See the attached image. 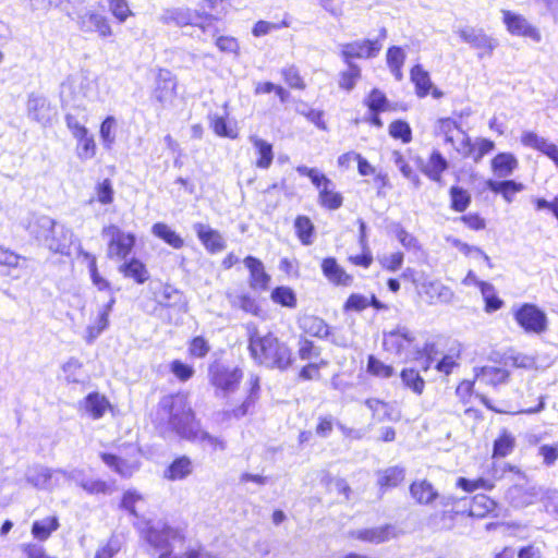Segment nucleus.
<instances>
[{"label": "nucleus", "instance_id": "obj_63", "mask_svg": "<svg viewBox=\"0 0 558 558\" xmlns=\"http://www.w3.org/2000/svg\"><path fill=\"white\" fill-rule=\"evenodd\" d=\"M495 148L493 141L487 138H478L473 143V150L471 158L478 162L486 154L490 153Z\"/></svg>", "mask_w": 558, "mask_h": 558}, {"label": "nucleus", "instance_id": "obj_41", "mask_svg": "<svg viewBox=\"0 0 558 558\" xmlns=\"http://www.w3.org/2000/svg\"><path fill=\"white\" fill-rule=\"evenodd\" d=\"M108 404L107 399L98 392H92L84 399V409L94 420L104 416Z\"/></svg>", "mask_w": 558, "mask_h": 558}, {"label": "nucleus", "instance_id": "obj_50", "mask_svg": "<svg viewBox=\"0 0 558 558\" xmlns=\"http://www.w3.org/2000/svg\"><path fill=\"white\" fill-rule=\"evenodd\" d=\"M117 120L112 116H108L100 124V138L106 149H111L116 142Z\"/></svg>", "mask_w": 558, "mask_h": 558}, {"label": "nucleus", "instance_id": "obj_56", "mask_svg": "<svg viewBox=\"0 0 558 558\" xmlns=\"http://www.w3.org/2000/svg\"><path fill=\"white\" fill-rule=\"evenodd\" d=\"M107 2L110 13L119 23H124L128 17L134 15L126 0H107Z\"/></svg>", "mask_w": 558, "mask_h": 558}, {"label": "nucleus", "instance_id": "obj_52", "mask_svg": "<svg viewBox=\"0 0 558 558\" xmlns=\"http://www.w3.org/2000/svg\"><path fill=\"white\" fill-rule=\"evenodd\" d=\"M348 69L340 73L339 87L350 92L354 88L357 80L361 77V69L355 63L347 64Z\"/></svg>", "mask_w": 558, "mask_h": 558}, {"label": "nucleus", "instance_id": "obj_12", "mask_svg": "<svg viewBox=\"0 0 558 558\" xmlns=\"http://www.w3.org/2000/svg\"><path fill=\"white\" fill-rule=\"evenodd\" d=\"M76 23L84 33H97L101 38H108L112 35V28L108 19L94 11L84 10L77 14Z\"/></svg>", "mask_w": 558, "mask_h": 558}, {"label": "nucleus", "instance_id": "obj_4", "mask_svg": "<svg viewBox=\"0 0 558 558\" xmlns=\"http://www.w3.org/2000/svg\"><path fill=\"white\" fill-rule=\"evenodd\" d=\"M416 338L407 326L398 325L396 328L384 331L383 347L385 351L397 357L408 360L412 354L418 352Z\"/></svg>", "mask_w": 558, "mask_h": 558}, {"label": "nucleus", "instance_id": "obj_40", "mask_svg": "<svg viewBox=\"0 0 558 558\" xmlns=\"http://www.w3.org/2000/svg\"><path fill=\"white\" fill-rule=\"evenodd\" d=\"M102 462L123 477H130L137 466L111 453H101Z\"/></svg>", "mask_w": 558, "mask_h": 558}, {"label": "nucleus", "instance_id": "obj_17", "mask_svg": "<svg viewBox=\"0 0 558 558\" xmlns=\"http://www.w3.org/2000/svg\"><path fill=\"white\" fill-rule=\"evenodd\" d=\"M193 229L209 253H219L226 248V241L219 231L202 222L194 223Z\"/></svg>", "mask_w": 558, "mask_h": 558}, {"label": "nucleus", "instance_id": "obj_16", "mask_svg": "<svg viewBox=\"0 0 558 558\" xmlns=\"http://www.w3.org/2000/svg\"><path fill=\"white\" fill-rule=\"evenodd\" d=\"M521 143L525 147L533 148L544 154L558 167V146L554 143H550L545 137H542L532 131H525L522 133Z\"/></svg>", "mask_w": 558, "mask_h": 558}, {"label": "nucleus", "instance_id": "obj_46", "mask_svg": "<svg viewBox=\"0 0 558 558\" xmlns=\"http://www.w3.org/2000/svg\"><path fill=\"white\" fill-rule=\"evenodd\" d=\"M319 203L322 206L330 210H336L341 207L343 198L340 193L335 192L333 183L325 184L319 190Z\"/></svg>", "mask_w": 558, "mask_h": 558}, {"label": "nucleus", "instance_id": "obj_55", "mask_svg": "<svg viewBox=\"0 0 558 558\" xmlns=\"http://www.w3.org/2000/svg\"><path fill=\"white\" fill-rule=\"evenodd\" d=\"M365 404L373 412V416L377 421L384 422L387 420H393L391 415V407L388 403L378 399H367Z\"/></svg>", "mask_w": 558, "mask_h": 558}, {"label": "nucleus", "instance_id": "obj_44", "mask_svg": "<svg viewBox=\"0 0 558 558\" xmlns=\"http://www.w3.org/2000/svg\"><path fill=\"white\" fill-rule=\"evenodd\" d=\"M403 386L415 395L421 396L425 388V380L414 368H403L400 374Z\"/></svg>", "mask_w": 558, "mask_h": 558}, {"label": "nucleus", "instance_id": "obj_7", "mask_svg": "<svg viewBox=\"0 0 558 558\" xmlns=\"http://www.w3.org/2000/svg\"><path fill=\"white\" fill-rule=\"evenodd\" d=\"M514 320L527 333H543L547 329V316L535 304L524 303L513 312Z\"/></svg>", "mask_w": 558, "mask_h": 558}, {"label": "nucleus", "instance_id": "obj_58", "mask_svg": "<svg viewBox=\"0 0 558 558\" xmlns=\"http://www.w3.org/2000/svg\"><path fill=\"white\" fill-rule=\"evenodd\" d=\"M514 447V438L508 434L504 433L500 435L494 442V457L504 458L507 457Z\"/></svg>", "mask_w": 558, "mask_h": 558}, {"label": "nucleus", "instance_id": "obj_3", "mask_svg": "<svg viewBox=\"0 0 558 558\" xmlns=\"http://www.w3.org/2000/svg\"><path fill=\"white\" fill-rule=\"evenodd\" d=\"M29 233L49 251L69 255L74 233L64 225L58 223L48 216L36 217L28 226Z\"/></svg>", "mask_w": 558, "mask_h": 558}, {"label": "nucleus", "instance_id": "obj_24", "mask_svg": "<svg viewBox=\"0 0 558 558\" xmlns=\"http://www.w3.org/2000/svg\"><path fill=\"white\" fill-rule=\"evenodd\" d=\"M412 498L420 505H429L438 498L437 490L426 480L415 481L410 485Z\"/></svg>", "mask_w": 558, "mask_h": 558}, {"label": "nucleus", "instance_id": "obj_2", "mask_svg": "<svg viewBox=\"0 0 558 558\" xmlns=\"http://www.w3.org/2000/svg\"><path fill=\"white\" fill-rule=\"evenodd\" d=\"M159 415L168 430L187 441L201 426L187 397L182 393L163 397L159 402Z\"/></svg>", "mask_w": 558, "mask_h": 558}, {"label": "nucleus", "instance_id": "obj_36", "mask_svg": "<svg viewBox=\"0 0 558 558\" xmlns=\"http://www.w3.org/2000/svg\"><path fill=\"white\" fill-rule=\"evenodd\" d=\"M508 378V372L500 367L484 366L476 372V381L485 385L497 386Z\"/></svg>", "mask_w": 558, "mask_h": 558}, {"label": "nucleus", "instance_id": "obj_37", "mask_svg": "<svg viewBox=\"0 0 558 558\" xmlns=\"http://www.w3.org/2000/svg\"><path fill=\"white\" fill-rule=\"evenodd\" d=\"M119 270L124 277L132 278L140 284L144 283L149 277L146 266L137 258H131L123 263Z\"/></svg>", "mask_w": 558, "mask_h": 558}, {"label": "nucleus", "instance_id": "obj_11", "mask_svg": "<svg viewBox=\"0 0 558 558\" xmlns=\"http://www.w3.org/2000/svg\"><path fill=\"white\" fill-rule=\"evenodd\" d=\"M502 22L507 31L513 36L527 37L535 43L542 40L539 31L533 26L523 15L509 10H502Z\"/></svg>", "mask_w": 558, "mask_h": 558}, {"label": "nucleus", "instance_id": "obj_33", "mask_svg": "<svg viewBox=\"0 0 558 558\" xmlns=\"http://www.w3.org/2000/svg\"><path fill=\"white\" fill-rule=\"evenodd\" d=\"M410 76L415 85L416 95L420 98L426 97L433 87L429 73L421 64H416L411 69Z\"/></svg>", "mask_w": 558, "mask_h": 558}, {"label": "nucleus", "instance_id": "obj_15", "mask_svg": "<svg viewBox=\"0 0 558 558\" xmlns=\"http://www.w3.org/2000/svg\"><path fill=\"white\" fill-rule=\"evenodd\" d=\"M157 303L163 307H172L179 312L187 311V301L180 290L170 284H161L155 292Z\"/></svg>", "mask_w": 558, "mask_h": 558}, {"label": "nucleus", "instance_id": "obj_9", "mask_svg": "<svg viewBox=\"0 0 558 558\" xmlns=\"http://www.w3.org/2000/svg\"><path fill=\"white\" fill-rule=\"evenodd\" d=\"M383 48L379 39L354 40L340 45V56L345 64L354 63L353 59H372L377 57Z\"/></svg>", "mask_w": 558, "mask_h": 558}, {"label": "nucleus", "instance_id": "obj_53", "mask_svg": "<svg viewBox=\"0 0 558 558\" xmlns=\"http://www.w3.org/2000/svg\"><path fill=\"white\" fill-rule=\"evenodd\" d=\"M451 208L454 211L463 213L471 203L470 193L460 186H452L450 189Z\"/></svg>", "mask_w": 558, "mask_h": 558}, {"label": "nucleus", "instance_id": "obj_35", "mask_svg": "<svg viewBox=\"0 0 558 558\" xmlns=\"http://www.w3.org/2000/svg\"><path fill=\"white\" fill-rule=\"evenodd\" d=\"M448 168V161L438 151L434 150L428 159L427 165L424 167L423 172L435 182L441 181V174Z\"/></svg>", "mask_w": 558, "mask_h": 558}, {"label": "nucleus", "instance_id": "obj_29", "mask_svg": "<svg viewBox=\"0 0 558 558\" xmlns=\"http://www.w3.org/2000/svg\"><path fill=\"white\" fill-rule=\"evenodd\" d=\"M250 142L253 144L259 156L256 160V167L259 169H268L274 159L272 145L267 141L259 138L257 135H251Z\"/></svg>", "mask_w": 558, "mask_h": 558}, {"label": "nucleus", "instance_id": "obj_38", "mask_svg": "<svg viewBox=\"0 0 558 558\" xmlns=\"http://www.w3.org/2000/svg\"><path fill=\"white\" fill-rule=\"evenodd\" d=\"M151 233L175 250H180L184 246L183 239L163 222L155 223L151 227Z\"/></svg>", "mask_w": 558, "mask_h": 558}, {"label": "nucleus", "instance_id": "obj_8", "mask_svg": "<svg viewBox=\"0 0 558 558\" xmlns=\"http://www.w3.org/2000/svg\"><path fill=\"white\" fill-rule=\"evenodd\" d=\"M457 34L463 43L478 51V58L490 57L499 45L498 39L488 35L483 28L464 26L460 27Z\"/></svg>", "mask_w": 558, "mask_h": 558}, {"label": "nucleus", "instance_id": "obj_42", "mask_svg": "<svg viewBox=\"0 0 558 558\" xmlns=\"http://www.w3.org/2000/svg\"><path fill=\"white\" fill-rule=\"evenodd\" d=\"M74 138L76 140V156L78 159L89 160L95 157L97 147L94 136L89 134L88 130Z\"/></svg>", "mask_w": 558, "mask_h": 558}, {"label": "nucleus", "instance_id": "obj_43", "mask_svg": "<svg viewBox=\"0 0 558 558\" xmlns=\"http://www.w3.org/2000/svg\"><path fill=\"white\" fill-rule=\"evenodd\" d=\"M190 441L201 446H208L213 451H225L227 449V442L223 438L210 435L202 428V425Z\"/></svg>", "mask_w": 558, "mask_h": 558}, {"label": "nucleus", "instance_id": "obj_57", "mask_svg": "<svg viewBox=\"0 0 558 558\" xmlns=\"http://www.w3.org/2000/svg\"><path fill=\"white\" fill-rule=\"evenodd\" d=\"M367 372L379 378H390L395 374L391 365H387L374 355H369L367 360Z\"/></svg>", "mask_w": 558, "mask_h": 558}, {"label": "nucleus", "instance_id": "obj_13", "mask_svg": "<svg viewBox=\"0 0 558 558\" xmlns=\"http://www.w3.org/2000/svg\"><path fill=\"white\" fill-rule=\"evenodd\" d=\"M68 476L62 470H51L44 465H33L26 471V480L29 484L39 489H51L58 482V476Z\"/></svg>", "mask_w": 558, "mask_h": 558}, {"label": "nucleus", "instance_id": "obj_47", "mask_svg": "<svg viewBox=\"0 0 558 558\" xmlns=\"http://www.w3.org/2000/svg\"><path fill=\"white\" fill-rule=\"evenodd\" d=\"M175 87L177 83L174 80L163 77L162 74H160L154 96L160 104H165L173 97Z\"/></svg>", "mask_w": 558, "mask_h": 558}, {"label": "nucleus", "instance_id": "obj_25", "mask_svg": "<svg viewBox=\"0 0 558 558\" xmlns=\"http://www.w3.org/2000/svg\"><path fill=\"white\" fill-rule=\"evenodd\" d=\"M299 324L304 332L313 337L322 339L329 337L330 327L317 316L305 315L299 320Z\"/></svg>", "mask_w": 558, "mask_h": 558}, {"label": "nucleus", "instance_id": "obj_19", "mask_svg": "<svg viewBox=\"0 0 558 558\" xmlns=\"http://www.w3.org/2000/svg\"><path fill=\"white\" fill-rule=\"evenodd\" d=\"M243 263L250 271V287L253 290L266 291L269 287L270 276L266 272L262 260L254 256H247Z\"/></svg>", "mask_w": 558, "mask_h": 558}, {"label": "nucleus", "instance_id": "obj_30", "mask_svg": "<svg viewBox=\"0 0 558 558\" xmlns=\"http://www.w3.org/2000/svg\"><path fill=\"white\" fill-rule=\"evenodd\" d=\"M496 509V502L485 494L475 495L470 504L468 515L472 518H485Z\"/></svg>", "mask_w": 558, "mask_h": 558}, {"label": "nucleus", "instance_id": "obj_1", "mask_svg": "<svg viewBox=\"0 0 558 558\" xmlns=\"http://www.w3.org/2000/svg\"><path fill=\"white\" fill-rule=\"evenodd\" d=\"M247 335L251 356L259 365L280 371H286L292 365L290 348L274 333L262 335L254 324H248Z\"/></svg>", "mask_w": 558, "mask_h": 558}, {"label": "nucleus", "instance_id": "obj_31", "mask_svg": "<svg viewBox=\"0 0 558 558\" xmlns=\"http://www.w3.org/2000/svg\"><path fill=\"white\" fill-rule=\"evenodd\" d=\"M518 167L517 158L510 153H500L492 160L493 171L499 178H506L512 174Z\"/></svg>", "mask_w": 558, "mask_h": 558}, {"label": "nucleus", "instance_id": "obj_10", "mask_svg": "<svg viewBox=\"0 0 558 558\" xmlns=\"http://www.w3.org/2000/svg\"><path fill=\"white\" fill-rule=\"evenodd\" d=\"M243 373L236 367H229L221 363L209 366V378L213 386L225 393L233 392L239 386Z\"/></svg>", "mask_w": 558, "mask_h": 558}, {"label": "nucleus", "instance_id": "obj_39", "mask_svg": "<svg viewBox=\"0 0 558 558\" xmlns=\"http://www.w3.org/2000/svg\"><path fill=\"white\" fill-rule=\"evenodd\" d=\"M80 471H73L68 473L66 478H71L77 482V484L88 494H106L109 490V486L105 481L95 478H84L81 476Z\"/></svg>", "mask_w": 558, "mask_h": 558}, {"label": "nucleus", "instance_id": "obj_23", "mask_svg": "<svg viewBox=\"0 0 558 558\" xmlns=\"http://www.w3.org/2000/svg\"><path fill=\"white\" fill-rule=\"evenodd\" d=\"M541 489L536 487L513 486L509 489L510 502L515 508L532 505L539 497Z\"/></svg>", "mask_w": 558, "mask_h": 558}, {"label": "nucleus", "instance_id": "obj_32", "mask_svg": "<svg viewBox=\"0 0 558 558\" xmlns=\"http://www.w3.org/2000/svg\"><path fill=\"white\" fill-rule=\"evenodd\" d=\"M193 471L192 460L182 456L177 458L165 471V477L170 481L183 480L189 476Z\"/></svg>", "mask_w": 558, "mask_h": 558}, {"label": "nucleus", "instance_id": "obj_49", "mask_svg": "<svg viewBox=\"0 0 558 558\" xmlns=\"http://www.w3.org/2000/svg\"><path fill=\"white\" fill-rule=\"evenodd\" d=\"M271 300L274 303L280 304L289 308L296 307V295L294 291L286 286L277 287L272 290Z\"/></svg>", "mask_w": 558, "mask_h": 558}, {"label": "nucleus", "instance_id": "obj_22", "mask_svg": "<svg viewBox=\"0 0 558 558\" xmlns=\"http://www.w3.org/2000/svg\"><path fill=\"white\" fill-rule=\"evenodd\" d=\"M159 21L165 25L183 27L193 23L194 12L189 8H168L160 14Z\"/></svg>", "mask_w": 558, "mask_h": 558}, {"label": "nucleus", "instance_id": "obj_51", "mask_svg": "<svg viewBox=\"0 0 558 558\" xmlns=\"http://www.w3.org/2000/svg\"><path fill=\"white\" fill-rule=\"evenodd\" d=\"M23 258L13 251L0 245V274L9 275L20 266Z\"/></svg>", "mask_w": 558, "mask_h": 558}, {"label": "nucleus", "instance_id": "obj_61", "mask_svg": "<svg viewBox=\"0 0 558 558\" xmlns=\"http://www.w3.org/2000/svg\"><path fill=\"white\" fill-rule=\"evenodd\" d=\"M109 325V319H107V314L106 313H99L98 314V317L96 319V323L94 325H90L87 327L86 329V341L88 343H92L95 341V339H97L101 332L107 329Z\"/></svg>", "mask_w": 558, "mask_h": 558}, {"label": "nucleus", "instance_id": "obj_6", "mask_svg": "<svg viewBox=\"0 0 558 558\" xmlns=\"http://www.w3.org/2000/svg\"><path fill=\"white\" fill-rule=\"evenodd\" d=\"M96 82L87 72L72 74L61 84L60 97L63 104H69L77 97L90 98L94 95Z\"/></svg>", "mask_w": 558, "mask_h": 558}, {"label": "nucleus", "instance_id": "obj_20", "mask_svg": "<svg viewBox=\"0 0 558 558\" xmlns=\"http://www.w3.org/2000/svg\"><path fill=\"white\" fill-rule=\"evenodd\" d=\"M177 532L165 523L151 524L145 531L146 541L155 548H167L169 541L175 537Z\"/></svg>", "mask_w": 558, "mask_h": 558}, {"label": "nucleus", "instance_id": "obj_28", "mask_svg": "<svg viewBox=\"0 0 558 558\" xmlns=\"http://www.w3.org/2000/svg\"><path fill=\"white\" fill-rule=\"evenodd\" d=\"M391 525L380 527L364 529L351 532V536L368 543L379 544L388 541L391 536Z\"/></svg>", "mask_w": 558, "mask_h": 558}, {"label": "nucleus", "instance_id": "obj_62", "mask_svg": "<svg viewBox=\"0 0 558 558\" xmlns=\"http://www.w3.org/2000/svg\"><path fill=\"white\" fill-rule=\"evenodd\" d=\"M85 256L89 259L88 270H89V275H90V279H92L93 283L100 291L109 290L110 283L105 278H102L98 272L96 257L88 253H85Z\"/></svg>", "mask_w": 558, "mask_h": 558}, {"label": "nucleus", "instance_id": "obj_18", "mask_svg": "<svg viewBox=\"0 0 558 558\" xmlns=\"http://www.w3.org/2000/svg\"><path fill=\"white\" fill-rule=\"evenodd\" d=\"M421 293L425 295L428 304H449L454 299L453 291L440 281H424L421 284Z\"/></svg>", "mask_w": 558, "mask_h": 558}, {"label": "nucleus", "instance_id": "obj_5", "mask_svg": "<svg viewBox=\"0 0 558 558\" xmlns=\"http://www.w3.org/2000/svg\"><path fill=\"white\" fill-rule=\"evenodd\" d=\"M101 235L108 241L107 255L109 258L125 259L136 242L135 234L125 232L116 225L104 227Z\"/></svg>", "mask_w": 558, "mask_h": 558}, {"label": "nucleus", "instance_id": "obj_59", "mask_svg": "<svg viewBox=\"0 0 558 558\" xmlns=\"http://www.w3.org/2000/svg\"><path fill=\"white\" fill-rule=\"evenodd\" d=\"M389 134L391 137L401 140L403 143H410L412 140V131L405 121L396 120L389 125Z\"/></svg>", "mask_w": 558, "mask_h": 558}, {"label": "nucleus", "instance_id": "obj_48", "mask_svg": "<svg viewBox=\"0 0 558 558\" xmlns=\"http://www.w3.org/2000/svg\"><path fill=\"white\" fill-rule=\"evenodd\" d=\"M296 235L303 245L313 243L314 226L311 219L306 216H299L294 221Z\"/></svg>", "mask_w": 558, "mask_h": 558}, {"label": "nucleus", "instance_id": "obj_45", "mask_svg": "<svg viewBox=\"0 0 558 558\" xmlns=\"http://www.w3.org/2000/svg\"><path fill=\"white\" fill-rule=\"evenodd\" d=\"M436 133L445 137V142L454 145L456 135L462 133L458 122L451 118H441L437 121Z\"/></svg>", "mask_w": 558, "mask_h": 558}, {"label": "nucleus", "instance_id": "obj_21", "mask_svg": "<svg viewBox=\"0 0 558 558\" xmlns=\"http://www.w3.org/2000/svg\"><path fill=\"white\" fill-rule=\"evenodd\" d=\"M226 298L233 308H240L254 316H258L260 313V307L256 299L246 292L228 290L226 292Z\"/></svg>", "mask_w": 558, "mask_h": 558}, {"label": "nucleus", "instance_id": "obj_54", "mask_svg": "<svg viewBox=\"0 0 558 558\" xmlns=\"http://www.w3.org/2000/svg\"><path fill=\"white\" fill-rule=\"evenodd\" d=\"M364 102L372 113H380L388 109V99L386 95L377 88H374L369 93Z\"/></svg>", "mask_w": 558, "mask_h": 558}, {"label": "nucleus", "instance_id": "obj_64", "mask_svg": "<svg viewBox=\"0 0 558 558\" xmlns=\"http://www.w3.org/2000/svg\"><path fill=\"white\" fill-rule=\"evenodd\" d=\"M97 201L102 205L111 204L113 201V187L109 179H105L96 186Z\"/></svg>", "mask_w": 558, "mask_h": 558}, {"label": "nucleus", "instance_id": "obj_14", "mask_svg": "<svg viewBox=\"0 0 558 558\" xmlns=\"http://www.w3.org/2000/svg\"><path fill=\"white\" fill-rule=\"evenodd\" d=\"M53 113V109L46 97L36 94L28 96L27 114L29 119L45 126L50 123Z\"/></svg>", "mask_w": 558, "mask_h": 558}, {"label": "nucleus", "instance_id": "obj_60", "mask_svg": "<svg viewBox=\"0 0 558 558\" xmlns=\"http://www.w3.org/2000/svg\"><path fill=\"white\" fill-rule=\"evenodd\" d=\"M296 171L301 175L308 177L312 183L320 190L325 184H331V180L328 179L325 174L319 172L316 168H308L306 166L296 167Z\"/></svg>", "mask_w": 558, "mask_h": 558}, {"label": "nucleus", "instance_id": "obj_26", "mask_svg": "<svg viewBox=\"0 0 558 558\" xmlns=\"http://www.w3.org/2000/svg\"><path fill=\"white\" fill-rule=\"evenodd\" d=\"M405 470L401 466H390L377 472V484L381 490L397 487L403 482Z\"/></svg>", "mask_w": 558, "mask_h": 558}, {"label": "nucleus", "instance_id": "obj_27", "mask_svg": "<svg viewBox=\"0 0 558 558\" xmlns=\"http://www.w3.org/2000/svg\"><path fill=\"white\" fill-rule=\"evenodd\" d=\"M322 269L325 277L332 283L349 286L352 281V277L345 274L335 258H325Z\"/></svg>", "mask_w": 558, "mask_h": 558}, {"label": "nucleus", "instance_id": "obj_34", "mask_svg": "<svg viewBox=\"0 0 558 558\" xmlns=\"http://www.w3.org/2000/svg\"><path fill=\"white\" fill-rule=\"evenodd\" d=\"M59 526L60 524L57 517H46L41 520L34 521L31 532L34 538L45 542Z\"/></svg>", "mask_w": 558, "mask_h": 558}]
</instances>
